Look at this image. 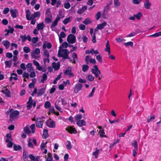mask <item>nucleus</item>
<instances>
[{
    "label": "nucleus",
    "mask_w": 161,
    "mask_h": 161,
    "mask_svg": "<svg viewBox=\"0 0 161 161\" xmlns=\"http://www.w3.org/2000/svg\"><path fill=\"white\" fill-rule=\"evenodd\" d=\"M82 87V84L78 83H76L74 88V93H77L79 91L81 90Z\"/></svg>",
    "instance_id": "3"
},
{
    "label": "nucleus",
    "mask_w": 161,
    "mask_h": 161,
    "mask_svg": "<svg viewBox=\"0 0 161 161\" xmlns=\"http://www.w3.org/2000/svg\"><path fill=\"white\" fill-rule=\"evenodd\" d=\"M95 90V87H94L92 90V92L89 94L88 96L89 98H90V97L93 96V94H94V92Z\"/></svg>",
    "instance_id": "42"
},
{
    "label": "nucleus",
    "mask_w": 161,
    "mask_h": 161,
    "mask_svg": "<svg viewBox=\"0 0 161 161\" xmlns=\"http://www.w3.org/2000/svg\"><path fill=\"white\" fill-rule=\"evenodd\" d=\"M89 69V66L88 65L86 64L83 65L82 66V71L85 72L86 71Z\"/></svg>",
    "instance_id": "34"
},
{
    "label": "nucleus",
    "mask_w": 161,
    "mask_h": 161,
    "mask_svg": "<svg viewBox=\"0 0 161 161\" xmlns=\"http://www.w3.org/2000/svg\"><path fill=\"white\" fill-rule=\"evenodd\" d=\"M79 28L80 30H84L86 29V26L82 24H81L79 25Z\"/></svg>",
    "instance_id": "61"
},
{
    "label": "nucleus",
    "mask_w": 161,
    "mask_h": 161,
    "mask_svg": "<svg viewBox=\"0 0 161 161\" xmlns=\"http://www.w3.org/2000/svg\"><path fill=\"white\" fill-rule=\"evenodd\" d=\"M97 59L100 63H102V57L101 55H98L96 56Z\"/></svg>",
    "instance_id": "50"
},
{
    "label": "nucleus",
    "mask_w": 161,
    "mask_h": 161,
    "mask_svg": "<svg viewBox=\"0 0 161 161\" xmlns=\"http://www.w3.org/2000/svg\"><path fill=\"white\" fill-rule=\"evenodd\" d=\"M99 152V149H97V148H96V151L93 152L92 154L93 155L95 156V158H97V157H98V154Z\"/></svg>",
    "instance_id": "36"
},
{
    "label": "nucleus",
    "mask_w": 161,
    "mask_h": 161,
    "mask_svg": "<svg viewBox=\"0 0 161 161\" xmlns=\"http://www.w3.org/2000/svg\"><path fill=\"white\" fill-rule=\"evenodd\" d=\"M67 144L66 145V147L68 149L70 150L72 148V147L71 145V142L69 141H67Z\"/></svg>",
    "instance_id": "46"
},
{
    "label": "nucleus",
    "mask_w": 161,
    "mask_h": 161,
    "mask_svg": "<svg viewBox=\"0 0 161 161\" xmlns=\"http://www.w3.org/2000/svg\"><path fill=\"white\" fill-rule=\"evenodd\" d=\"M92 73L95 74V76L97 77H98V80H100L101 78L99 77V74H101V71L98 69L97 65H95L94 66V68L92 69Z\"/></svg>",
    "instance_id": "1"
},
{
    "label": "nucleus",
    "mask_w": 161,
    "mask_h": 161,
    "mask_svg": "<svg viewBox=\"0 0 161 161\" xmlns=\"http://www.w3.org/2000/svg\"><path fill=\"white\" fill-rule=\"evenodd\" d=\"M19 114V112L18 110H15L11 113L9 117L10 118H14L17 117Z\"/></svg>",
    "instance_id": "11"
},
{
    "label": "nucleus",
    "mask_w": 161,
    "mask_h": 161,
    "mask_svg": "<svg viewBox=\"0 0 161 161\" xmlns=\"http://www.w3.org/2000/svg\"><path fill=\"white\" fill-rule=\"evenodd\" d=\"M43 125V121L41 118H38L36 120V125L38 128H42Z\"/></svg>",
    "instance_id": "7"
},
{
    "label": "nucleus",
    "mask_w": 161,
    "mask_h": 161,
    "mask_svg": "<svg viewBox=\"0 0 161 161\" xmlns=\"http://www.w3.org/2000/svg\"><path fill=\"white\" fill-rule=\"evenodd\" d=\"M66 36L65 34L63 31L60 32V35H59V37L64 38Z\"/></svg>",
    "instance_id": "58"
},
{
    "label": "nucleus",
    "mask_w": 161,
    "mask_h": 161,
    "mask_svg": "<svg viewBox=\"0 0 161 161\" xmlns=\"http://www.w3.org/2000/svg\"><path fill=\"white\" fill-rule=\"evenodd\" d=\"M151 3L149 2V0H146V2L144 3V7L147 9H148L151 5Z\"/></svg>",
    "instance_id": "20"
},
{
    "label": "nucleus",
    "mask_w": 161,
    "mask_h": 161,
    "mask_svg": "<svg viewBox=\"0 0 161 161\" xmlns=\"http://www.w3.org/2000/svg\"><path fill=\"white\" fill-rule=\"evenodd\" d=\"M51 106V103L49 101H47L45 103L44 107L46 108H50Z\"/></svg>",
    "instance_id": "38"
},
{
    "label": "nucleus",
    "mask_w": 161,
    "mask_h": 161,
    "mask_svg": "<svg viewBox=\"0 0 161 161\" xmlns=\"http://www.w3.org/2000/svg\"><path fill=\"white\" fill-rule=\"evenodd\" d=\"M40 53V50L39 48H36L34 51L32 52L31 53V56H34V55L38 54Z\"/></svg>",
    "instance_id": "18"
},
{
    "label": "nucleus",
    "mask_w": 161,
    "mask_h": 161,
    "mask_svg": "<svg viewBox=\"0 0 161 161\" xmlns=\"http://www.w3.org/2000/svg\"><path fill=\"white\" fill-rule=\"evenodd\" d=\"M142 16V14L141 12H138L137 14L134 15V16L138 19H140Z\"/></svg>",
    "instance_id": "37"
},
{
    "label": "nucleus",
    "mask_w": 161,
    "mask_h": 161,
    "mask_svg": "<svg viewBox=\"0 0 161 161\" xmlns=\"http://www.w3.org/2000/svg\"><path fill=\"white\" fill-rule=\"evenodd\" d=\"M64 74L66 75H68L70 77L74 76V74L72 73L71 69H66L64 72Z\"/></svg>",
    "instance_id": "14"
},
{
    "label": "nucleus",
    "mask_w": 161,
    "mask_h": 161,
    "mask_svg": "<svg viewBox=\"0 0 161 161\" xmlns=\"http://www.w3.org/2000/svg\"><path fill=\"white\" fill-rule=\"evenodd\" d=\"M47 142H46L45 143H42L40 147L41 149L42 150H43L44 148L45 147L47 144Z\"/></svg>",
    "instance_id": "51"
},
{
    "label": "nucleus",
    "mask_w": 161,
    "mask_h": 161,
    "mask_svg": "<svg viewBox=\"0 0 161 161\" xmlns=\"http://www.w3.org/2000/svg\"><path fill=\"white\" fill-rule=\"evenodd\" d=\"M77 125L81 127L83 125H85L86 122L84 120H81L78 121L77 123Z\"/></svg>",
    "instance_id": "17"
},
{
    "label": "nucleus",
    "mask_w": 161,
    "mask_h": 161,
    "mask_svg": "<svg viewBox=\"0 0 161 161\" xmlns=\"http://www.w3.org/2000/svg\"><path fill=\"white\" fill-rule=\"evenodd\" d=\"M45 22L46 23H50L52 22L51 19L49 17H46L45 19Z\"/></svg>",
    "instance_id": "48"
},
{
    "label": "nucleus",
    "mask_w": 161,
    "mask_h": 161,
    "mask_svg": "<svg viewBox=\"0 0 161 161\" xmlns=\"http://www.w3.org/2000/svg\"><path fill=\"white\" fill-rule=\"evenodd\" d=\"M5 64L6 66L8 68H10L12 64V59L9 61H5Z\"/></svg>",
    "instance_id": "27"
},
{
    "label": "nucleus",
    "mask_w": 161,
    "mask_h": 161,
    "mask_svg": "<svg viewBox=\"0 0 161 161\" xmlns=\"http://www.w3.org/2000/svg\"><path fill=\"white\" fill-rule=\"evenodd\" d=\"M63 52V58L65 59H69L70 58L68 56L69 52L67 49H63L62 51Z\"/></svg>",
    "instance_id": "4"
},
{
    "label": "nucleus",
    "mask_w": 161,
    "mask_h": 161,
    "mask_svg": "<svg viewBox=\"0 0 161 161\" xmlns=\"http://www.w3.org/2000/svg\"><path fill=\"white\" fill-rule=\"evenodd\" d=\"M23 49L24 52L26 53H29L31 51V49L28 47H24Z\"/></svg>",
    "instance_id": "33"
},
{
    "label": "nucleus",
    "mask_w": 161,
    "mask_h": 161,
    "mask_svg": "<svg viewBox=\"0 0 161 161\" xmlns=\"http://www.w3.org/2000/svg\"><path fill=\"white\" fill-rule=\"evenodd\" d=\"M26 19L28 20H31V18H30L31 16L30 15L31 14L30 11L29 9H28L26 11Z\"/></svg>",
    "instance_id": "26"
},
{
    "label": "nucleus",
    "mask_w": 161,
    "mask_h": 161,
    "mask_svg": "<svg viewBox=\"0 0 161 161\" xmlns=\"http://www.w3.org/2000/svg\"><path fill=\"white\" fill-rule=\"evenodd\" d=\"M44 27V25L43 22L38 24L37 25V28L38 30H43Z\"/></svg>",
    "instance_id": "19"
},
{
    "label": "nucleus",
    "mask_w": 161,
    "mask_h": 161,
    "mask_svg": "<svg viewBox=\"0 0 161 161\" xmlns=\"http://www.w3.org/2000/svg\"><path fill=\"white\" fill-rule=\"evenodd\" d=\"M131 144L134 147L135 149H137L138 147V144L137 142L136 141H134L133 142L131 143Z\"/></svg>",
    "instance_id": "29"
},
{
    "label": "nucleus",
    "mask_w": 161,
    "mask_h": 161,
    "mask_svg": "<svg viewBox=\"0 0 161 161\" xmlns=\"http://www.w3.org/2000/svg\"><path fill=\"white\" fill-rule=\"evenodd\" d=\"M48 130L47 129H44L43 131V134L42 135V137L44 139H46L48 137Z\"/></svg>",
    "instance_id": "22"
},
{
    "label": "nucleus",
    "mask_w": 161,
    "mask_h": 161,
    "mask_svg": "<svg viewBox=\"0 0 161 161\" xmlns=\"http://www.w3.org/2000/svg\"><path fill=\"white\" fill-rule=\"evenodd\" d=\"M47 79V76L46 73H44L43 75L42 78L41 80V82L44 83Z\"/></svg>",
    "instance_id": "31"
},
{
    "label": "nucleus",
    "mask_w": 161,
    "mask_h": 161,
    "mask_svg": "<svg viewBox=\"0 0 161 161\" xmlns=\"http://www.w3.org/2000/svg\"><path fill=\"white\" fill-rule=\"evenodd\" d=\"M10 11L11 14V16L13 18L16 17L17 16V14H18V11L17 9H10Z\"/></svg>",
    "instance_id": "10"
},
{
    "label": "nucleus",
    "mask_w": 161,
    "mask_h": 161,
    "mask_svg": "<svg viewBox=\"0 0 161 161\" xmlns=\"http://www.w3.org/2000/svg\"><path fill=\"white\" fill-rule=\"evenodd\" d=\"M72 17H69L64 19L63 23L65 25L67 24L68 23L70 22L71 20Z\"/></svg>",
    "instance_id": "25"
},
{
    "label": "nucleus",
    "mask_w": 161,
    "mask_h": 161,
    "mask_svg": "<svg viewBox=\"0 0 161 161\" xmlns=\"http://www.w3.org/2000/svg\"><path fill=\"white\" fill-rule=\"evenodd\" d=\"M68 47V44L66 42H64L62 44V46H60L59 47V49H61L62 48V47L67 48Z\"/></svg>",
    "instance_id": "39"
},
{
    "label": "nucleus",
    "mask_w": 161,
    "mask_h": 161,
    "mask_svg": "<svg viewBox=\"0 0 161 161\" xmlns=\"http://www.w3.org/2000/svg\"><path fill=\"white\" fill-rule=\"evenodd\" d=\"M2 44L6 49H8L9 47L10 42L8 41H3L2 42Z\"/></svg>",
    "instance_id": "24"
},
{
    "label": "nucleus",
    "mask_w": 161,
    "mask_h": 161,
    "mask_svg": "<svg viewBox=\"0 0 161 161\" xmlns=\"http://www.w3.org/2000/svg\"><path fill=\"white\" fill-rule=\"evenodd\" d=\"M107 23L106 21L103 22L102 24L98 25L97 26V28L99 30H102L107 25Z\"/></svg>",
    "instance_id": "15"
},
{
    "label": "nucleus",
    "mask_w": 161,
    "mask_h": 161,
    "mask_svg": "<svg viewBox=\"0 0 161 161\" xmlns=\"http://www.w3.org/2000/svg\"><path fill=\"white\" fill-rule=\"evenodd\" d=\"M30 128L31 130L32 133H34L35 132V124H32L31 125Z\"/></svg>",
    "instance_id": "53"
},
{
    "label": "nucleus",
    "mask_w": 161,
    "mask_h": 161,
    "mask_svg": "<svg viewBox=\"0 0 161 161\" xmlns=\"http://www.w3.org/2000/svg\"><path fill=\"white\" fill-rule=\"evenodd\" d=\"M101 13L100 12H98L95 15V17L97 20H98L100 19L101 16Z\"/></svg>",
    "instance_id": "56"
},
{
    "label": "nucleus",
    "mask_w": 161,
    "mask_h": 161,
    "mask_svg": "<svg viewBox=\"0 0 161 161\" xmlns=\"http://www.w3.org/2000/svg\"><path fill=\"white\" fill-rule=\"evenodd\" d=\"M70 4L69 2H67L64 4V7L66 9H69L70 7Z\"/></svg>",
    "instance_id": "63"
},
{
    "label": "nucleus",
    "mask_w": 161,
    "mask_h": 161,
    "mask_svg": "<svg viewBox=\"0 0 161 161\" xmlns=\"http://www.w3.org/2000/svg\"><path fill=\"white\" fill-rule=\"evenodd\" d=\"M20 37L22 39V42H25L27 40L26 36L25 35L23 36L21 35L20 36Z\"/></svg>",
    "instance_id": "44"
},
{
    "label": "nucleus",
    "mask_w": 161,
    "mask_h": 161,
    "mask_svg": "<svg viewBox=\"0 0 161 161\" xmlns=\"http://www.w3.org/2000/svg\"><path fill=\"white\" fill-rule=\"evenodd\" d=\"M155 116L154 115L153 116L151 117L149 119L147 118V123H149L151 121H152L155 119Z\"/></svg>",
    "instance_id": "45"
},
{
    "label": "nucleus",
    "mask_w": 161,
    "mask_h": 161,
    "mask_svg": "<svg viewBox=\"0 0 161 161\" xmlns=\"http://www.w3.org/2000/svg\"><path fill=\"white\" fill-rule=\"evenodd\" d=\"M116 40L118 42H123V41H125V40L123 39L122 37L117 38L116 39Z\"/></svg>",
    "instance_id": "54"
},
{
    "label": "nucleus",
    "mask_w": 161,
    "mask_h": 161,
    "mask_svg": "<svg viewBox=\"0 0 161 161\" xmlns=\"http://www.w3.org/2000/svg\"><path fill=\"white\" fill-rule=\"evenodd\" d=\"M55 106L56 108L58 111H60V112H62V111L61 110V108L59 107V105L58 104H56V103H55Z\"/></svg>",
    "instance_id": "60"
},
{
    "label": "nucleus",
    "mask_w": 161,
    "mask_h": 161,
    "mask_svg": "<svg viewBox=\"0 0 161 161\" xmlns=\"http://www.w3.org/2000/svg\"><path fill=\"white\" fill-rule=\"evenodd\" d=\"M28 153L27 151H24L23 153V160L24 161H26L28 159Z\"/></svg>",
    "instance_id": "23"
},
{
    "label": "nucleus",
    "mask_w": 161,
    "mask_h": 161,
    "mask_svg": "<svg viewBox=\"0 0 161 161\" xmlns=\"http://www.w3.org/2000/svg\"><path fill=\"white\" fill-rule=\"evenodd\" d=\"M52 47L51 44L49 42H45L42 46L43 50L44 51L47 47L48 49H50Z\"/></svg>",
    "instance_id": "8"
},
{
    "label": "nucleus",
    "mask_w": 161,
    "mask_h": 161,
    "mask_svg": "<svg viewBox=\"0 0 161 161\" xmlns=\"http://www.w3.org/2000/svg\"><path fill=\"white\" fill-rule=\"evenodd\" d=\"M99 133L100 134V136L101 138L107 137V136L106 135H103V134H104L105 133L103 129H102V130H100Z\"/></svg>",
    "instance_id": "28"
},
{
    "label": "nucleus",
    "mask_w": 161,
    "mask_h": 161,
    "mask_svg": "<svg viewBox=\"0 0 161 161\" xmlns=\"http://www.w3.org/2000/svg\"><path fill=\"white\" fill-rule=\"evenodd\" d=\"M33 102V101L32 99V97H29V100L27 102V105L26 106V107L27 110H29L32 107Z\"/></svg>",
    "instance_id": "6"
},
{
    "label": "nucleus",
    "mask_w": 161,
    "mask_h": 161,
    "mask_svg": "<svg viewBox=\"0 0 161 161\" xmlns=\"http://www.w3.org/2000/svg\"><path fill=\"white\" fill-rule=\"evenodd\" d=\"M38 39L39 38L37 37H34L32 39V42L33 43H35L38 41Z\"/></svg>",
    "instance_id": "55"
},
{
    "label": "nucleus",
    "mask_w": 161,
    "mask_h": 161,
    "mask_svg": "<svg viewBox=\"0 0 161 161\" xmlns=\"http://www.w3.org/2000/svg\"><path fill=\"white\" fill-rule=\"evenodd\" d=\"M1 92L6 95V97H10L11 96V93L10 91L7 89L6 88L2 90Z\"/></svg>",
    "instance_id": "13"
},
{
    "label": "nucleus",
    "mask_w": 161,
    "mask_h": 161,
    "mask_svg": "<svg viewBox=\"0 0 161 161\" xmlns=\"http://www.w3.org/2000/svg\"><path fill=\"white\" fill-rule=\"evenodd\" d=\"M106 48L105 49V51H106L107 50H110V45L109 44L108 41L106 42Z\"/></svg>",
    "instance_id": "47"
},
{
    "label": "nucleus",
    "mask_w": 161,
    "mask_h": 161,
    "mask_svg": "<svg viewBox=\"0 0 161 161\" xmlns=\"http://www.w3.org/2000/svg\"><path fill=\"white\" fill-rule=\"evenodd\" d=\"M124 45L126 47H128L129 46L132 47L133 45V43L132 42H129L124 43Z\"/></svg>",
    "instance_id": "30"
},
{
    "label": "nucleus",
    "mask_w": 161,
    "mask_h": 161,
    "mask_svg": "<svg viewBox=\"0 0 161 161\" xmlns=\"http://www.w3.org/2000/svg\"><path fill=\"white\" fill-rule=\"evenodd\" d=\"M62 102V104L63 105H65L67 104V102L66 100L64 98H62L61 99Z\"/></svg>",
    "instance_id": "59"
},
{
    "label": "nucleus",
    "mask_w": 161,
    "mask_h": 161,
    "mask_svg": "<svg viewBox=\"0 0 161 161\" xmlns=\"http://www.w3.org/2000/svg\"><path fill=\"white\" fill-rule=\"evenodd\" d=\"M90 19L88 18H86L83 23L86 25H88L91 23V21H90Z\"/></svg>",
    "instance_id": "41"
},
{
    "label": "nucleus",
    "mask_w": 161,
    "mask_h": 161,
    "mask_svg": "<svg viewBox=\"0 0 161 161\" xmlns=\"http://www.w3.org/2000/svg\"><path fill=\"white\" fill-rule=\"evenodd\" d=\"M13 147L14 150L15 151H18L22 149L21 146L19 145H14Z\"/></svg>",
    "instance_id": "35"
},
{
    "label": "nucleus",
    "mask_w": 161,
    "mask_h": 161,
    "mask_svg": "<svg viewBox=\"0 0 161 161\" xmlns=\"http://www.w3.org/2000/svg\"><path fill=\"white\" fill-rule=\"evenodd\" d=\"M82 118V115L80 114H79L78 115H77L75 117V119L76 120L79 121Z\"/></svg>",
    "instance_id": "49"
},
{
    "label": "nucleus",
    "mask_w": 161,
    "mask_h": 161,
    "mask_svg": "<svg viewBox=\"0 0 161 161\" xmlns=\"http://www.w3.org/2000/svg\"><path fill=\"white\" fill-rule=\"evenodd\" d=\"M66 130L71 134H75L77 133V131L75 129L71 126H69L66 128Z\"/></svg>",
    "instance_id": "5"
},
{
    "label": "nucleus",
    "mask_w": 161,
    "mask_h": 161,
    "mask_svg": "<svg viewBox=\"0 0 161 161\" xmlns=\"http://www.w3.org/2000/svg\"><path fill=\"white\" fill-rule=\"evenodd\" d=\"M6 137L7 138V139L5 141L6 142L11 141L13 140L12 138V135L10 133L7 134L6 135Z\"/></svg>",
    "instance_id": "21"
},
{
    "label": "nucleus",
    "mask_w": 161,
    "mask_h": 161,
    "mask_svg": "<svg viewBox=\"0 0 161 161\" xmlns=\"http://www.w3.org/2000/svg\"><path fill=\"white\" fill-rule=\"evenodd\" d=\"M46 125L50 128H54L55 126V122L54 121L52 120L49 122V124L46 123Z\"/></svg>",
    "instance_id": "16"
},
{
    "label": "nucleus",
    "mask_w": 161,
    "mask_h": 161,
    "mask_svg": "<svg viewBox=\"0 0 161 161\" xmlns=\"http://www.w3.org/2000/svg\"><path fill=\"white\" fill-rule=\"evenodd\" d=\"M45 90L46 88H42L39 89L37 93V96L39 97L42 95L45 92Z\"/></svg>",
    "instance_id": "12"
},
{
    "label": "nucleus",
    "mask_w": 161,
    "mask_h": 161,
    "mask_svg": "<svg viewBox=\"0 0 161 161\" xmlns=\"http://www.w3.org/2000/svg\"><path fill=\"white\" fill-rule=\"evenodd\" d=\"M87 79L88 80L92 81L94 80V78L93 76L91 75H88L87 77Z\"/></svg>",
    "instance_id": "43"
},
{
    "label": "nucleus",
    "mask_w": 161,
    "mask_h": 161,
    "mask_svg": "<svg viewBox=\"0 0 161 161\" xmlns=\"http://www.w3.org/2000/svg\"><path fill=\"white\" fill-rule=\"evenodd\" d=\"M72 57L73 58L74 63L75 64L76 62L75 61L77 59V54L75 53H74L72 54Z\"/></svg>",
    "instance_id": "40"
},
{
    "label": "nucleus",
    "mask_w": 161,
    "mask_h": 161,
    "mask_svg": "<svg viewBox=\"0 0 161 161\" xmlns=\"http://www.w3.org/2000/svg\"><path fill=\"white\" fill-rule=\"evenodd\" d=\"M67 41L70 44H73L75 42L76 37L75 35L72 34L69 35L67 37Z\"/></svg>",
    "instance_id": "2"
},
{
    "label": "nucleus",
    "mask_w": 161,
    "mask_h": 161,
    "mask_svg": "<svg viewBox=\"0 0 161 161\" xmlns=\"http://www.w3.org/2000/svg\"><path fill=\"white\" fill-rule=\"evenodd\" d=\"M24 131L27 134H30L31 132L29 128L27 126L25 127L24 128Z\"/></svg>",
    "instance_id": "32"
},
{
    "label": "nucleus",
    "mask_w": 161,
    "mask_h": 161,
    "mask_svg": "<svg viewBox=\"0 0 161 161\" xmlns=\"http://www.w3.org/2000/svg\"><path fill=\"white\" fill-rule=\"evenodd\" d=\"M28 146L29 147H30L31 148H33V146L31 142V139L30 138L29 140L28 141Z\"/></svg>",
    "instance_id": "52"
},
{
    "label": "nucleus",
    "mask_w": 161,
    "mask_h": 161,
    "mask_svg": "<svg viewBox=\"0 0 161 161\" xmlns=\"http://www.w3.org/2000/svg\"><path fill=\"white\" fill-rule=\"evenodd\" d=\"M141 2V0H133L132 3L135 4H138L140 3Z\"/></svg>",
    "instance_id": "62"
},
{
    "label": "nucleus",
    "mask_w": 161,
    "mask_h": 161,
    "mask_svg": "<svg viewBox=\"0 0 161 161\" xmlns=\"http://www.w3.org/2000/svg\"><path fill=\"white\" fill-rule=\"evenodd\" d=\"M9 9L8 8H5L3 10V13L4 14H6L9 12Z\"/></svg>",
    "instance_id": "57"
},
{
    "label": "nucleus",
    "mask_w": 161,
    "mask_h": 161,
    "mask_svg": "<svg viewBox=\"0 0 161 161\" xmlns=\"http://www.w3.org/2000/svg\"><path fill=\"white\" fill-rule=\"evenodd\" d=\"M52 67L55 71L59 69L60 67V62H58L57 63L53 62L52 63Z\"/></svg>",
    "instance_id": "9"
},
{
    "label": "nucleus",
    "mask_w": 161,
    "mask_h": 161,
    "mask_svg": "<svg viewBox=\"0 0 161 161\" xmlns=\"http://www.w3.org/2000/svg\"><path fill=\"white\" fill-rule=\"evenodd\" d=\"M118 1L114 0V6L115 7H118L120 5V3Z\"/></svg>",
    "instance_id": "64"
}]
</instances>
